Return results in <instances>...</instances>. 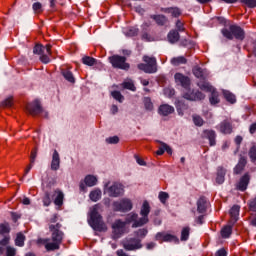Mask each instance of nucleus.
Returning <instances> with one entry per match:
<instances>
[{
	"label": "nucleus",
	"mask_w": 256,
	"mask_h": 256,
	"mask_svg": "<svg viewBox=\"0 0 256 256\" xmlns=\"http://www.w3.org/2000/svg\"><path fill=\"white\" fill-rule=\"evenodd\" d=\"M191 231V228L184 227L181 231V241H187L189 239V233Z\"/></svg>",
	"instance_id": "nucleus-45"
},
{
	"label": "nucleus",
	"mask_w": 256,
	"mask_h": 256,
	"mask_svg": "<svg viewBox=\"0 0 256 256\" xmlns=\"http://www.w3.org/2000/svg\"><path fill=\"white\" fill-rule=\"evenodd\" d=\"M176 29L177 31H180V32L185 31V23H183L181 20H177Z\"/></svg>",
	"instance_id": "nucleus-57"
},
{
	"label": "nucleus",
	"mask_w": 256,
	"mask_h": 256,
	"mask_svg": "<svg viewBox=\"0 0 256 256\" xmlns=\"http://www.w3.org/2000/svg\"><path fill=\"white\" fill-rule=\"evenodd\" d=\"M201 139H207L210 147H215L217 145V132L212 129H205L202 131Z\"/></svg>",
	"instance_id": "nucleus-10"
},
{
	"label": "nucleus",
	"mask_w": 256,
	"mask_h": 256,
	"mask_svg": "<svg viewBox=\"0 0 256 256\" xmlns=\"http://www.w3.org/2000/svg\"><path fill=\"white\" fill-rule=\"evenodd\" d=\"M43 204L45 207H49V205H51V196L49 195V193H46L43 197Z\"/></svg>",
	"instance_id": "nucleus-56"
},
{
	"label": "nucleus",
	"mask_w": 256,
	"mask_h": 256,
	"mask_svg": "<svg viewBox=\"0 0 256 256\" xmlns=\"http://www.w3.org/2000/svg\"><path fill=\"white\" fill-rule=\"evenodd\" d=\"M168 41L169 43H177V41H179L180 35H179V31L177 30H171L168 33Z\"/></svg>",
	"instance_id": "nucleus-29"
},
{
	"label": "nucleus",
	"mask_w": 256,
	"mask_h": 256,
	"mask_svg": "<svg viewBox=\"0 0 256 256\" xmlns=\"http://www.w3.org/2000/svg\"><path fill=\"white\" fill-rule=\"evenodd\" d=\"M17 255V249L11 246L6 248V255L5 256H15Z\"/></svg>",
	"instance_id": "nucleus-52"
},
{
	"label": "nucleus",
	"mask_w": 256,
	"mask_h": 256,
	"mask_svg": "<svg viewBox=\"0 0 256 256\" xmlns=\"http://www.w3.org/2000/svg\"><path fill=\"white\" fill-rule=\"evenodd\" d=\"M176 109L178 111V114L183 116L184 115V111H187V109H189V106L187 104H185V102L183 101H178L176 104Z\"/></svg>",
	"instance_id": "nucleus-33"
},
{
	"label": "nucleus",
	"mask_w": 256,
	"mask_h": 256,
	"mask_svg": "<svg viewBox=\"0 0 256 256\" xmlns=\"http://www.w3.org/2000/svg\"><path fill=\"white\" fill-rule=\"evenodd\" d=\"M187 63V58L184 56H178L171 59V64L175 67H178V65H185Z\"/></svg>",
	"instance_id": "nucleus-32"
},
{
	"label": "nucleus",
	"mask_w": 256,
	"mask_h": 256,
	"mask_svg": "<svg viewBox=\"0 0 256 256\" xmlns=\"http://www.w3.org/2000/svg\"><path fill=\"white\" fill-rule=\"evenodd\" d=\"M223 37L233 41V39H237L238 41H243L245 39V30L241 28V26L230 25L229 28H223L221 30Z\"/></svg>",
	"instance_id": "nucleus-3"
},
{
	"label": "nucleus",
	"mask_w": 256,
	"mask_h": 256,
	"mask_svg": "<svg viewBox=\"0 0 256 256\" xmlns=\"http://www.w3.org/2000/svg\"><path fill=\"white\" fill-rule=\"evenodd\" d=\"M151 19H154V21L157 23V25H160L161 27L163 25H166L167 23V17L165 15H152Z\"/></svg>",
	"instance_id": "nucleus-31"
},
{
	"label": "nucleus",
	"mask_w": 256,
	"mask_h": 256,
	"mask_svg": "<svg viewBox=\"0 0 256 256\" xmlns=\"http://www.w3.org/2000/svg\"><path fill=\"white\" fill-rule=\"evenodd\" d=\"M9 231H11L9 223L5 222L0 224V235H5V233H9Z\"/></svg>",
	"instance_id": "nucleus-48"
},
{
	"label": "nucleus",
	"mask_w": 256,
	"mask_h": 256,
	"mask_svg": "<svg viewBox=\"0 0 256 256\" xmlns=\"http://www.w3.org/2000/svg\"><path fill=\"white\" fill-rule=\"evenodd\" d=\"M147 233H149V231L147 229L143 228V229L138 230L137 235H138V237L144 238V237H147Z\"/></svg>",
	"instance_id": "nucleus-60"
},
{
	"label": "nucleus",
	"mask_w": 256,
	"mask_h": 256,
	"mask_svg": "<svg viewBox=\"0 0 256 256\" xmlns=\"http://www.w3.org/2000/svg\"><path fill=\"white\" fill-rule=\"evenodd\" d=\"M108 195L110 197H119V195H123V185L114 183L108 188Z\"/></svg>",
	"instance_id": "nucleus-18"
},
{
	"label": "nucleus",
	"mask_w": 256,
	"mask_h": 256,
	"mask_svg": "<svg viewBox=\"0 0 256 256\" xmlns=\"http://www.w3.org/2000/svg\"><path fill=\"white\" fill-rule=\"evenodd\" d=\"M144 63L138 64V69L144 73H157V59L155 57L143 56Z\"/></svg>",
	"instance_id": "nucleus-4"
},
{
	"label": "nucleus",
	"mask_w": 256,
	"mask_h": 256,
	"mask_svg": "<svg viewBox=\"0 0 256 256\" xmlns=\"http://www.w3.org/2000/svg\"><path fill=\"white\" fill-rule=\"evenodd\" d=\"M165 153V144L162 142L159 149L156 151V155H163Z\"/></svg>",
	"instance_id": "nucleus-61"
},
{
	"label": "nucleus",
	"mask_w": 256,
	"mask_h": 256,
	"mask_svg": "<svg viewBox=\"0 0 256 256\" xmlns=\"http://www.w3.org/2000/svg\"><path fill=\"white\" fill-rule=\"evenodd\" d=\"M101 195H102L101 190H94L90 192L89 197L91 201L97 202L99 201V199H101Z\"/></svg>",
	"instance_id": "nucleus-41"
},
{
	"label": "nucleus",
	"mask_w": 256,
	"mask_h": 256,
	"mask_svg": "<svg viewBox=\"0 0 256 256\" xmlns=\"http://www.w3.org/2000/svg\"><path fill=\"white\" fill-rule=\"evenodd\" d=\"M127 224L124 221L116 220L112 224V237L113 239H119L123 233H125V226Z\"/></svg>",
	"instance_id": "nucleus-9"
},
{
	"label": "nucleus",
	"mask_w": 256,
	"mask_h": 256,
	"mask_svg": "<svg viewBox=\"0 0 256 256\" xmlns=\"http://www.w3.org/2000/svg\"><path fill=\"white\" fill-rule=\"evenodd\" d=\"M223 135H231L233 133V124L229 120H223L217 127Z\"/></svg>",
	"instance_id": "nucleus-16"
},
{
	"label": "nucleus",
	"mask_w": 256,
	"mask_h": 256,
	"mask_svg": "<svg viewBox=\"0 0 256 256\" xmlns=\"http://www.w3.org/2000/svg\"><path fill=\"white\" fill-rule=\"evenodd\" d=\"M143 105L147 111H153L154 109L153 101H151V98L149 97L143 98Z\"/></svg>",
	"instance_id": "nucleus-38"
},
{
	"label": "nucleus",
	"mask_w": 256,
	"mask_h": 256,
	"mask_svg": "<svg viewBox=\"0 0 256 256\" xmlns=\"http://www.w3.org/2000/svg\"><path fill=\"white\" fill-rule=\"evenodd\" d=\"M249 158L254 165H256V145H253L249 152H248Z\"/></svg>",
	"instance_id": "nucleus-44"
},
{
	"label": "nucleus",
	"mask_w": 256,
	"mask_h": 256,
	"mask_svg": "<svg viewBox=\"0 0 256 256\" xmlns=\"http://www.w3.org/2000/svg\"><path fill=\"white\" fill-rule=\"evenodd\" d=\"M156 241H160V243L167 242V243H179V239L175 235L167 234L165 232H158L155 236Z\"/></svg>",
	"instance_id": "nucleus-12"
},
{
	"label": "nucleus",
	"mask_w": 256,
	"mask_h": 256,
	"mask_svg": "<svg viewBox=\"0 0 256 256\" xmlns=\"http://www.w3.org/2000/svg\"><path fill=\"white\" fill-rule=\"evenodd\" d=\"M11 240V238L9 236H5L2 240H0V245H3L5 247V245H9V241Z\"/></svg>",
	"instance_id": "nucleus-63"
},
{
	"label": "nucleus",
	"mask_w": 256,
	"mask_h": 256,
	"mask_svg": "<svg viewBox=\"0 0 256 256\" xmlns=\"http://www.w3.org/2000/svg\"><path fill=\"white\" fill-rule=\"evenodd\" d=\"M158 197L160 201L165 205L167 203V199H169V194L167 192H160Z\"/></svg>",
	"instance_id": "nucleus-53"
},
{
	"label": "nucleus",
	"mask_w": 256,
	"mask_h": 256,
	"mask_svg": "<svg viewBox=\"0 0 256 256\" xmlns=\"http://www.w3.org/2000/svg\"><path fill=\"white\" fill-rule=\"evenodd\" d=\"M223 95H224L226 101H228V103L233 104L237 101V99L235 98V94H233L229 91H224Z\"/></svg>",
	"instance_id": "nucleus-42"
},
{
	"label": "nucleus",
	"mask_w": 256,
	"mask_h": 256,
	"mask_svg": "<svg viewBox=\"0 0 256 256\" xmlns=\"http://www.w3.org/2000/svg\"><path fill=\"white\" fill-rule=\"evenodd\" d=\"M210 93H211V96H210L211 105H217V103H219V92H217V90L214 89Z\"/></svg>",
	"instance_id": "nucleus-39"
},
{
	"label": "nucleus",
	"mask_w": 256,
	"mask_h": 256,
	"mask_svg": "<svg viewBox=\"0 0 256 256\" xmlns=\"http://www.w3.org/2000/svg\"><path fill=\"white\" fill-rule=\"evenodd\" d=\"M137 217H138V215L136 213L128 214L126 216V221H125L126 225H127V223H133V222L135 223L136 221H139V220H137Z\"/></svg>",
	"instance_id": "nucleus-49"
},
{
	"label": "nucleus",
	"mask_w": 256,
	"mask_h": 256,
	"mask_svg": "<svg viewBox=\"0 0 256 256\" xmlns=\"http://www.w3.org/2000/svg\"><path fill=\"white\" fill-rule=\"evenodd\" d=\"M175 113V108L169 104H162L158 108V115L162 117H168V115H172Z\"/></svg>",
	"instance_id": "nucleus-19"
},
{
	"label": "nucleus",
	"mask_w": 256,
	"mask_h": 256,
	"mask_svg": "<svg viewBox=\"0 0 256 256\" xmlns=\"http://www.w3.org/2000/svg\"><path fill=\"white\" fill-rule=\"evenodd\" d=\"M164 13H169L172 17H181V9L177 7H170V8H164L163 9Z\"/></svg>",
	"instance_id": "nucleus-28"
},
{
	"label": "nucleus",
	"mask_w": 256,
	"mask_h": 256,
	"mask_svg": "<svg viewBox=\"0 0 256 256\" xmlns=\"http://www.w3.org/2000/svg\"><path fill=\"white\" fill-rule=\"evenodd\" d=\"M174 79H175V83L177 85H181V87H183L184 89H189V87L191 85V79H189V77H187L181 73H176L174 75Z\"/></svg>",
	"instance_id": "nucleus-14"
},
{
	"label": "nucleus",
	"mask_w": 256,
	"mask_h": 256,
	"mask_svg": "<svg viewBox=\"0 0 256 256\" xmlns=\"http://www.w3.org/2000/svg\"><path fill=\"white\" fill-rule=\"evenodd\" d=\"M26 110L30 115H40V113H43V108L41 107V102L39 100H35L31 103H28L26 105Z\"/></svg>",
	"instance_id": "nucleus-11"
},
{
	"label": "nucleus",
	"mask_w": 256,
	"mask_h": 256,
	"mask_svg": "<svg viewBox=\"0 0 256 256\" xmlns=\"http://www.w3.org/2000/svg\"><path fill=\"white\" fill-rule=\"evenodd\" d=\"M197 211L198 213H205L207 211V198L201 196L197 201Z\"/></svg>",
	"instance_id": "nucleus-22"
},
{
	"label": "nucleus",
	"mask_w": 256,
	"mask_h": 256,
	"mask_svg": "<svg viewBox=\"0 0 256 256\" xmlns=\"http://www.w3.org/2000/svg\"><path fill=\"white\" fill-rule=\"evenodd\" d=\"M55 199H54V205L57 207H61L63 205V199H65V194H63V191L56 189L55 190Z\"/></svg>",
	"instance_id": "nucleus-25"
},
{
	"label": "nucleus",
	"mask_w": 256,
	"mask_h": 256,
	"mask_svg": "<svg viewBox=\"0 0 256 256\" xmlns=\"http://www.w3.org/2000/svg\"><path fill=\"white\" fill-rule=\"evenodd\" d=\"M231 233H233V227L232 226H224L222 229H221V237L223 239H229L231 237Z\"/></svg>",
	"instance_id": "nucleus-30"
},
{
	"label": "nucleus",
	"mask_w": 256,
	"mask_h": 256,
	"mask_svg": "<svg viewBox=\"0 0 256 256\" xmlns=\"http://www.w3.org/2000/svg\"><path fill=\"white\" fill-rule=\"evenodd\" d=\"M245 167H247V156L240 154L238 163L233 169L234 175H241L245 171Z\"/></svg>",
	"instance_id": "nucleus-13"
},
{
	"label": "nucleus",
	"mask_w": 256,
	"mask_h": 256,
	"mask_svg": "<svg viewBox=\"0 0 256 256\" xmlns=\"http://www.w3.org/2000/svg\"><path fill=\"white\" fill-rule=\"evenodd\" d=\"M63 77L66 79V81H69V83H74L75 77L73 76V72L69 70H63L62 71Z\"/></svg>",
	"instance_id": "nucleus-40"
},
{
	"label": "nucleus",
	"mask_w": 256,
	"mask_h": 256,
	"mask_svg": "<svg viewBox=\"0 0 256 256\" xmlns=\"http://www.w3.org/2000/svg\"><path fill=\"white\" fill-rule=\"evenodd\" d=\"M126 35H128V37H135L137 35H139V29L135 28V27H130L126 30Z\"/></svg>",
	"instance_id": "nucleus-47"
},
{
	"label": "nucleus",
	"mask_w": 256,
	"mask_h": 256,
	"mask_svg": "<svg viewBox=\"0 0 256 256\" xmlns=\"http://www.w3.org/2000/svg\"><path fill=\"white\" fill-rule=\"evenodd\" d=\"M193 119V123L194 125H196V127H203V125H205V120H203V118L197 114H194L192 116Z\"/></svg>",
	"instance_id": "nucleus-36"
},
{
	"label": "nucleus",
	"mask_w": 256,
	"mask_h": 256,
	"mask_svg": "<svg viewBox=\"0 0 256 256\" xmlns=\"http://www.w3.org/2000/svg\"><path fill=\"white\" fill-rule=\"evenodd\" d=\"M241 207H239V205H234L231 209H230V217L233 221V223H237V220L239 219V211H240Z\"/></svg>",
	"instance_id": "nucleus-26"
},
{
	"label": "nucleus",
	"mask_w": 256,
	"mask_h": 256,
	"mask_svg": "<svg viewBox=\"0 0 256 256\" xmlns=\"http://www.w3.org/2000/svg\"><path fill=\"white\" fill-rule=\"evenodd\" d=\"M122 87L124 89H129V91H137V88L135 87L133 80H128V81L123 82Z\"/></svg>",
	"instance_id": "nucleus-43"
},
{
	"label": "nucleus",
	"mask_w": 256,
	"mask_h": 256,
	"mask_svg": "<svg viewBox=\"0 0 256 256\" xmlns=\"http://www.w3.org/2000/svg\"><path fill=\"white\" fill-rule=\"evenodd\" d=\"M101 205L95 204L90 208L88 223L94 229V231H107V226L103 222V216L99 214Z\"/></svg>",
	"instance_id": "nucleus-2"
},
{
	"label": "nucleus",
	"mask_w": 256,
	"mask_h": 256,
	"mask_svg": "<svg viewBox=\"0 0 256 256\" xmlns=\"http://www.w3.org/2000/svg\"><path fill=\"white\" fill-rule=\"evenodd\" d=\"M193 75L197 77V79H200V81H205L207 79V71L201 67H195L193 69Z\"/></svg>",
	"instance_id": "nucleus-23"
},
{
	"label": "nucleus",
	"mask_w": 256,
	"mask_h": 256,
	"mask_svg": "<svg viewBox=\"0 0 256 256\" xmlns=\"http://www.w3.org/2000/svg\"><path fill=\"white\" fill-rule=\"evenodd\" d=\"M106 143H109L110 145H117L119 143V137L113 136L106 139Z\"/></svg>",
	"instance_id": "nucleus-55"
},
{
	"label": "nucleus",
	"mask_w": 256,
	"mask_h": 256,
	"mask_svg": "<svg viewBox=\"0 0 256 256\" xmlns=\"http://www.w3.org/2000/svg\"><path fill=\"white\" fill-rule=\"evenodd\" d=\"M85 183L87 187H95V185H97V177L88 175L85 177Z\"/></svg>",
	"instance_id": "nucleus-35"
},
{
	"label": "nucleus",
	"mask_w": 256,
	"mask_h": 256,
	"mask_svg": "<svg viewBox=\"0 0 256 256\" xmlns=\"http://www.w3.org/2000/svg\"><path fill=\"white\" fill-rule=\"evenodd\" d=\"M246 7H249V9H255L256 7V0H240Z\"/></svg>",
	"instance_id": "nucleus-51"
},
{
	"label": "nucleus",
	"mask_w": 256,
	"mask_h": 256,
	"mask_svg": "<svg viewBox=\"0 0 256 256\" xmlns=\"http://www.w3.org/2000/svg\"><path fill=\"white\" fill-rule=\"evenodd\" d=\"M215 256H227V250H225V248H221L215 253Z\"/></svg>",
	"instance_id": "nucleus-62"
},
{
	"label": "nucleus",
	"mask_w": 256,
	"mask_h": 256,
	"mask_svg": "<svg viewBox=\"0 0 256 256\" xmlns=\"http://www.w3.org/2000/svg\"><path fill=\"white\" fill-rule=\"evenodd\" d=\"M32 9L34 13H43V5L41 4V2H35L32 5Z\"/></svg>",
	"instance_id": "nucleus-50"
},
{
	"label": "nucleus",
	"mask_w": 256,
	"mask_h": 256,
	"mask_svg": "<svg viewBox=\"0 0 256 256\" xmlns=\"http://www.w3.org/2000/svg\"><path fill=\"white\" fill-rule=\"evenodd\" d=\"M136 162L138 163V165L141 166L147 165V163H145V160H143V158H139L138 156H136Z\"/></svg>",
	"instance_id": "nucleus-64"
},
{
	"label": "nucleus",
	"mask_w": 256,
	"mask_h": 256,
	"mask_svg": "<svg viewBox=\"0 0 256 256\" xmlns=\"http://www.w3.org/2000/svg\"><path fill=\"white\" fill-rule=\"evenodd\" d=\"M51 47V44H47L46 46L38 44L34 47L33 53L35 55H41L42 53H47L48 55H51Z\"/></svg>",
	"instance_id": "nucleus-20"
},
{
	"label": "nucleus",
	"mask_w": 256,
	"mask_h": 256,
	"mask_svg": "<svg viewBox=\"0 0 256 256\" xmlns=\"http://www.w3.org/2000/svg\"><path fill=\"white\" fill-rule=\"evenodd\" d=\"M251 181V174L246 172L242 177H240L236 188L238 191H247V187H249V183Z\"/></svg>",
	"instance_id": "nucleus-15"
},
{
	"label": "nucleus",
	"mask_w": 256,
	"mask_h": 256,
	"mask_svg": "<svg viewBox=\"0 0 256 256\" xmlns=\"http://www.w3.org/2000/svg\"><path fill=\"white\" fill-rule=\"evenodd\" d=\"M13 106V98H7L2 102V107H12Z\"/></svg>",
	"instance_id": "nucleus-58"
},
{
	"label": "nucleus",
	"mask_w": 256,
	"mask_h": 256,
	"mask_svg": "<svg viewBox=\"0 0 256 256\" xmlns=\"http://www.w3.org/2000/svg\"><path fill=\"white\" fill-rule=\"evenodd\" d=\"M82 63L84 65H88V67H93V65L97 64V59L90 57V56H84L82 58Z\"/></svg>",
	"instance_id": "nucleus-34"
},
{
	"label": "nucleus",
	"mask_w": 256,
	"mask_h": 256,
	"mask_svg": "<svg viewBox=\"0 0 256 256\" xmlns=\"http://www.w3.org/2000/svg\"><path fill=\"white\" fill-rule=\"evenodd\" d=\"M114 211H122L125 213L126 211H131L133 209V203L131 200L124 198L120 201H116L113 203Z\"/></svg>",
	"instance_id": "nucleus-8"
},
{
	"label": "nucleus",
	"mask_w": 256,
	"mask_h": 256,
	"mask_svg": "<svg viewBox=\"0 0 256 256\" xmlns=\"http://www.w3.org/2000/svg\"><path fill=\"white\" fill-rule=\"evenodd\" d=\"M35 159H37V148H34L31 151V155H30V163H35Z\"/></svg>",
	"instance_id": "nucleus-59"
},
{
	"label": "nucleus",
	"mask_w": 256,
	"mask_h": 256,
	"mask_svg": "<svg viewBox=\"0 0 256 256\" xmlns=\"http://www.w3.org/2000/svg\"><path fill=\"white\" fill-rule=\"evenodd\" d=\"M123 247L126 251H137L143 248V244H141V239L129 238L123 242Z\"/></svg>",
	"instance_id": "nucleus-7"
},
{
	"label": "nucleus",
	"mask_w": 256,
	"mask_h": 256,
	"mask_svg": "<svg viewBox=\"0 0 256 256\" xmlns=\"http://www.w3.org/2000/svg\"><path fill=\"white\" fill-rule=\"evenodd\" d=\"M226 173H227V170H225V168L218 167L217 176H216V183H218V185H223V183H225Z\"/></svg>",
	"instance_id": "nucleus-24"
},
{
	"label": "nucleus",
	"mask_w": 256,
	"mask_h": 256,
	"mask_svg": "<svg viewBox=\"0 0 256 256\" xmlns=\"http://www.w3.org/2000/svg\"><path fill=\"white\" fill-rule=\"evenodd\" d=\"M183 98L187 99V101H203V99H205V94L200 91L186 92L183 94Z\"/></svg>",
	"instance_id": "nucleus-17"
},
{
	"label": "nucleus",
	"mask_w": 256,
	"mask_h": 256,
	"mask_svg": "<svg viewBox=\"0 0 256 256\" xmlns=\"http://www.w3.org/2000/svg\"><path fill=\"white\" fill-rule=\"evenodd\" d=\"M60 166L61 158L59 157V152H57V150H54L52 155L51 169L52 171H58Z\"/></svg>",
	"instance_id": "nucleus-21"
},
{
	"label": "nucleus",
	"mask_w": 256,
	"mask_h": 256,
	"mask_svg": "<svg viewBox=\"0 0 256 256\" xmlns=\"http://www.w3.org/2000/svg\"><path fill=\"white\" fill-rule=\"evenodd\" d=\"M49 55H50V54H48L47 52H46V54H45V52L42 53V54L40 55V61H41L42 63H45V64L50 63V62H51V58H49Z\"/></svg>",
	"instance_id": "nucleus-54"
},
{
	"label": "nucleus",
	"mask_w": 256,
	"mask_h": 256,
	"mask_svg": "<svg viewBox=\"0 0 256 256\" xmlns=\"http://www.w3.org/2000/svg\"><path fill=\"white\" fill-rule=\"evenodd\" d=\"M109 63L114 69H121L122 71H129L131 65L127 63V57L120 55H112L108 58Z\"/></svg>",
	"instance_id": "nucleus-5"
},
{
	"label": "nucleus",
	"mask_w": 256,
	"mask_h": 256,
	"mask_svg": "<svg viewBox=\"0 0 256 256\" xmlns=\"http://www.w3.org/2000/svg\"><path fill=\"white\" fill-rule=\"evenodd\" d=\"M149 213H151V206L149 202L145 200L142 204L140 215L142 216L138 221L132 224V227H143L149 223Z\"/></svg>",
	"instance_id": "nucleus-6"
},
{
	"label": "nucleus",
	"mask_w": 256,
	"mask_h": 256,
	"mask_svg": "<svg viewBox=\"0 0 256 256\" xmlns=\"http://www.w3.org/2000/svg\"><path fill=\"white\" fill-rule=\"evenodd\" d=\"M16 247H23L25 245V236L23 233H18L15 239Z\"/></svg>",
	"instance_id": "nucleus-37"
},
{
	"label": "nucleus",
	"mask_w": 256,
	"mask_h": 256,
	"mask_svg": "<svg viewBox=\"0 0 256 256\" xmlns=\"http://www.w3.org/2000/svg\"><path fill=\"white\" fill-rule=\"evenodd\" d=\"M198 87L202 91H206L207 93H211V91H213L215 89V88H213V86H211V84H209V82H207L205 80H200L198 82Z\"/></svg>",
	"instance_id": "nucleus-27"
},
{
	"label": "nucleus",
	"mask_w": 256,
	"mask_h": 256,
	"mask_svg": "<svg viewBox=\"0 0 256 256\" xmlns=\"http://www.w3.org/2000/svg\"><path fill=\"white\" fill-rule=\"evenodd\" d=\"M61 223L50 224L49 231L51 233V238L39 239L38 243L44 245L46 251H59L61 249V244L63 239H65V233L61 231Z\"/></svg>",
	"instance_id": "nucleus-1"
},
{
	"label": "nucleus",
	"mask_w": 256,
	"mask_h": 256,
	"mask_svg": "<svg viewBox=\"0 0 256 256\" xmlns=\"http://www.w3.org/2000/svg\"><path fill=\"white\" fill-rule=\"evenodd\" d=\"M113 99H115L116 101H118L119 103H123V101L125 100V97L121 95V92L119 91H113L111 93Z\"/></svg>",
	"instance_id": "nucleus-46"
}]
</instances>
